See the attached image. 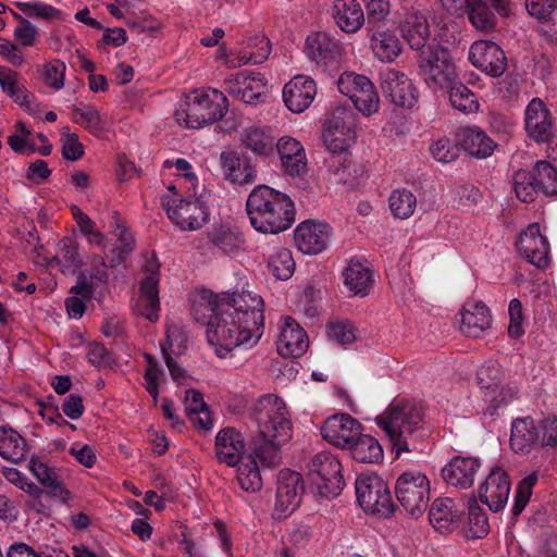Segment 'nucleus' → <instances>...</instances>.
I'll return each mask as SVG.
<instances>
[{
    "mask_svg": "<svg viewBox=\"0 0 557 557\" xmlns=\"http://www.w3.org/2000/svg\"><path fill=\"white\" fill-rule=\"evenodd\" d=\"M308 480L310 486L325 498L338 496L345 485L342 465L337 457L329 451L319 453L310 460Z\"/></svg>",
    "mask_w": 557,
    "mask_h": 557,
    "instance_id": "7",
    "label": "nucleus"
},
{
    "mask_svg": "<svg viewBox=\"0 0 557 557\" xmlns=\"http://www.w3.org/2000/svg\"><path fill=\"white\" fill-rule=\"evenodd\" d=\"M320 431L326 442L335 447L347 449L360 435L362 425L347 413H336L324 420Z\"/></svg>",
    "mask_w": 557,
    "mask_h": 557,
    "instance_id": "17",
    "label": "nucleus"
},
{
    "mask_svg": "<svg viewBox=\"0 0 557 557\" xmlns=\"http://www.w3.org/2000/svg\"><path fill=\"white\" fill-rule=\"evenodd\" d=\"M480 467L479 458L456 456L443 468L442 473L448 484L468 488L472 486Z\"/></svg>",
    "mask_w": 557,
    "mask_h": 557,
    "instance_id": "32",
    "label": "nucleus"
},
{
    "mask_svg": "<svg viewBox=\"0 0 557 557\" xmlns=\"http://www.w3.org/2000/svg\"><path fill=\"white\" fill-rule=\"evenodd\" d=\"M0 87L15 102L18 99H24L22 96L27 91L21 83L20 74L5 66H0Z\"/></svg>",
    "mask_w": 557,
    "mask_h": 557,
    "instance_id": "59",
    "label": "nucleus"
},
{
    "mask_svg": "<svg viewBox=\"0 0 557 557\" xmlns=\"http://www.w3.org/2000/svg\"><path fill=\"white\" fill-rule=\"evenodd\" d=\"M162 205L169 219L182 231L199 230L209 220V209L199 198L176 200L164 196Z\"/></svg>",
    "mask_w": 557,
    "mask_h": 557,
    "instance_id": "13",
    "label": "nucleus"
},
{
    "mask_svg": "<svg viewBox=\"0 0 557 557\" xmlns=\"http://www.w3.org/2000/svg\"><path fill=\"white\" fill-rule=\"evenodd\" d=\"M533 175L537 187L545 196L557 195V170L546 161H539Z\"/></svg>",
    "mask_w": 557,
    "mask_h": 557,
    "instance_id": "55",
    "label": "nucleus"
},
{
    "mask_svg": "<svg viewBox=\"0 0 557 557\" xmlns=\"http://www.w3.org/2000/svg\"><path fill=\"white\" fill-rule=\"evenodd\" d=\"M317 84L309 75L294 76L283 88V100L293 113L305 112L317 96Z\"/></svg>",
    "mask_w": 557,
    "mask_h": 557,
    "instance_id": "23",
    "label": "nucleus"
},
{
    "mask_svg": "<svg viewBox=\"0 0 557 557\" xmlns=\"http://www.w3.org/2000/svg\"><path fill=\"white\" fill-rule=\"evenodd\" d=\"M26 441L12 428H0V456L14 463L24 459L27 448Z\"/></svg>",
    "mask_w": 557,
    "mask_h": 557,
    "instance_id": "43",
    "label": "nucleus"
},
{
    "mask_svg": "<svg viewBox=\"0 0 557 557\" xmlns=\"http://www.w3.org/2000/svg\"><path fill=\"white\" fill-rule=\"evenodd\" d=\"M399 32L411 49L422 50L430 38V25L425 14L417 9L407 10L399 21Z\"/></svg>",
    "mask_w": 557,
    "mask_h": 557,
    "instance_id": "29",
    "label": "nucleus"
},
{
    "mask_svg": "<svg viewBox=\"0 0 557 557\" xmlns=\"http://www.w3.org/2000/svg\"><path fill=\"white\" fill-rule=\"evenodd\" d=\"M469 8V20L476 29L490 30L494 27L493 13L482 0H473Z\"/></svg>",
    "mask_w": 557,
    "mask_h": 557,
    "instance_id": "62",
    "label": "nucleus"
},
{
    "mask_svg": "<svg viewBox=\"0 0 557 557\" xmlns=\"http://www.w3.org/2000/svg\"><path fill=\"white\" fill-rule=\"evenodd\" d=\"M388 202L393 215L398 219L410 218L417 208L416 195L406 188L392 191Z\"/></svg>",
    "mask_w": 557,
    "mask_h": 557,
    "instance_id": "51",
    "label": "nucleus"
},
{
    "mask_svg": "<svg viewBox=\"0 0 557 557\" xmlns=\"http://www.w3.org/2000/svg\"><path fill=\"white\" fill-rule=\"evenodd\" d=\"M512 186L517 198L522 202L533 201L535 195L540 193L533 172L524 170L513 174Z\"/></svg>",
    "mask_w": 557,
    "mask_h": 557,
    "instance_id": "54",
    "label": "nucleus"
},
{
    "mask_svg": "<svg viewBox=\"0 0 557 557\" xmlns=\"http://www.w3.org/2000/svg\"><path fill=\"white\" fill-rule=\"evenodd\" d=\"M509 493L510 482L508 475L500 469L492 470L479 490L481 502L494 511L505 507Z\"/></svg>",
    "mask_w": 557,
    "mask_h": 557,
    "instance_id": "28",
    "label": "nucleus"
},
{
    "mask_svg": "<svg viewBox=\"0 0 557 557\" xmlns=\"http://www.w3.org/2000/svg\"><path fill=\"white\" fill-rule=\"evenodd\" d=\"M269 269L278 280H288L295 270L292 252L284 247L275 248L268 261Z\"/></svg>",
    "mask_w": 557,
    "mask_h": 557,
    "instance_id": "53",
    "label": "nucleus"
},
{
    "mask_svg": "<svg viewBox=\"0 0 557 557\" xmlns=\"http://www.w3.org/2000/svg\"><path fill=\"white\" fill-rule=\"evenodd\" d=\"M524 128L537 143H553L554 120L549 108L541 98H533L524 110Z\"/></svg>",
    "mask_w": 557,
    "mask_h": 557,
    "instance_id": "21",
    "label": "nucleus"
},
{
    "mask_svg": "<svg viewBox=\"0 0 557 557\" xmlns=\"http://www.w3.org/2000/svg\"><path fill=\"white\" fill-rule=\"evenodd\" d=\"M338 90L347 96L363 116H372L380 110V96L374 84L364 75L343 73L337 82Z\"/></svg>",
    "mask_w": 557,
    "mask_h": 557,
    "instance_id": "11",
    "label": "nucleus"
},
{
    "mask_svg": "<svg viewBox=\"0 0 557 557\" xmlns=\"http://www.w3.org/2000/svg\"><path fill=\"white\" fill-rule=\"evenodd\" d=\"M232 314L222 310L220 315L208 321L207 339L219 358H226L236 348H252L261 339L264 330L257 326L253 315Z\"/></svg>",
    "mask_w": 557,
    "mask_h": 557,
    "instance_id": "2",
    "label": "nucleus"
},
{
    "mask_svg": "<svg viewBox=\"0 0 557 557\" xmlns=\"http://www.w3.org/2000/svg\"><path fill=\"white\" fill-rule=\"evenodd\" d=\"M395 490L398 502L411 516L419 517L426 509L430 481L422 472H404L398 476Z\"/></svg>",
    "mask_w": 557,
    "mask_h": 557,
    "instance_id": "12",
    "label": "nucleus"
},
{
    "mask_svg": "<svg viewBox=\"0 0 557 557\" xmlns=\"http://www.w3.org/2000/svg\"><path fill=\"white\" fill-rule=\"evenodd\" d=\"M447 89H449V100L454 108L466 113L479 111V101L467 86L455 81Z\"/></svg>",
    "mask_w": 557,
    "mask_h": 557,
    "instance_id": "52",
    "label": "nucleus"
},
{
    "mask_svg": "<svg viewBox=\"0 0 557 557\" xmlns=\"http://www.w3.org/2000/svg\"><path fill=\"white\" fill-rule=\"evenodd\" d=\"M308 336L305 330L290 317L283 319L276 344L282 357L298 358L308 349Z\"/></svg>",
    "mask_w": 557,
    "mask_h": 557,
    "instance_id": "27",
    "label": "nucleus"
},
{
    "mask_svg": "<svg viewBox=\"0 0 557 557\" xmlns=\"http://www.w3.org/2000/svg\"><path fill=\"white\" fill-rule=\"evenodd\" d=\"M518 250L531 264L544 269L549 263V243L537 223L530 224L519 236Z\"/></svg>",
    "mask_w": 557,
    "mask_h": 557,
    "instance_id": "22",
    "label": "nucleus"
},
{
    "mask_svg": "<svg viewBox=\"0 0 557 557\" xmlns=\"http://www.w3.org/2000/svg\"><path fill=\"white\" fill-rule=\"evenodd\" d=\"M430 153L442 163H448L457 159L459 148L450 139L446 137L438 138L430 145Z\"/></svg>",
    "mask_w": 557,
    "mask_h": 557,
    "instance_id": "64",
    "label": "nucleus"
},
{
    "mask_svg": "<svg viewBox=\"0 0 557 557\" xmlns=\"http://www.w3.org/2000/svg\"><path fill=\"white\" fill-rule=\"evenodd\" d=\"M488 532V521L485 512L471 500L468 506V535L473 539H481Z\"/></svg>",
    "mask_w": 557,
    "mask_h": 557,
    "instance_id": "60",
    "label": "nucleus"
},
{
    "mask_svg": "<svg viewBox=\"0 0 557 557\" xmlns=\"http://www.w3.org/2000/svg\"><path fill=\"white\" fill-rule=\"evenodd\" d=\"M381 88L392 103L400 108H412L419 99V92L407 74L388 67L381 73Z\"/></svg>",
    "mask_w": 557,
    "mask_h": 557,
    "instance_id": "16",
    "label": "nucleus"
},
{
    "mask_svg": "<svg viewBox=\"0 0 557 557\" xmlns=\"http://www.w3.org/2000/svg\"><path fill=\"white\" fill-rule=\"evenodd\" d=\"M462 512V505L453 498L441 497L433 502L429 512V520L438 532H451L458 528Z\"/></svg>",
    "mask_w": 557,
    "mask_h": 557,
    "instance_id": "30",
    "label": "nucleus"
},
{
    "mask_svg": "<svg viewBox=\"0 0 557 557\" xmlns=\"http://www.w3.org/2000/svg\"><path fill=\"white\" fill-rule=\"evenodd\" d=\"M505 371L496 360L485 361L476 372V382L482 391L484 401L497 409L517 398L518 389L504 385Z\"/></svg>",
    "mask_w": 557,
    "mask_h": 557,
    "instance_id": "10",
    "label": "nucleus"
},
{
    "mask_svg": "<svg viewBox=\"0 0 557 557\" xmlns=\"http://www.w3.org/2000/svg\"><path fill=\"white\" fill-rule=\"evenodd\" d=\"M282 165L290 176H300L306 173L307 158L301 144L293 137L285 136L276 144Z\"/></svg>",
    "mask_w": 557,
    "mask_h": 557,
    "instance_id": "35",
    "label": "nucleus"
},
{
    "mask_svg": "<svg viewBox=\"0 0 557 557\" xmlns=\"http://www.w3.org/2000/svg\"><path fill=\"white\" fill-rule=\"evenodd\" d=\"M419 67L424 82L433 89H446L457 79L455 64L445 50L422 52Z\"/></svg>",
    "mask_w": 557,
    "mask_h": 557,
    "instance_id": "14",
    "label": "nucleus"
},
{
    "mask_svg": "<svg viewBox=\"0 0 557 557\" xmlns=\"http://www.w3.org/2000/svg\"><path fill=\"white\" fill-rule=\"evenodd\" d=\"M356 114L348 108L337 107L324 125L323 139L331 157L349 154L356 143Z\"/></svg>",
    "mask_w": 557,
    "mask_h": 557,
    "instance_id": "8",
    "label": "nucleus"
},
{
    "mask_svg": "<svg viewBox=\"0 0 557 557\" xmlns=\"http://www.w3.org/2000/svg\"><path fill=\"white\" fill-rule=\"evenodd\" d=\"M304 491L301 476L298 472L284 470L278 476L275 511L281 516L290 515L300 504Z\"/></svg>",
    "mask_w": 557,
    "mask_h": 557,
    "instance_id": "26",
    "label": "nucleus"
},
{
    "mask_svg": "<svg viewBox=\"0 0 557 557\" xmlns=\"http://www.w3.org/2000/svg\"><path fill=\"white\" fill-rule=\"evenodd\" d=\"M242 141L247 149L259 156H268L274 148L272 136L259 127L246 128L242 135Z\"/></svg>",
    "mask_w": 557,
    "mask_h": 557,
    "instance_id": "50",
    "label": "nucleus"
},
{
    "mask_svg": "<svg viewBox=\"0 0 557 557\" xmlns=\"http://www.w3.org/2000/svg\"><path fill=\"white\" fill-rule=\"evenodd\" d=\"M14 4L21 12L29 17L52 21L60 18L62 15V12L59 9L39 0L26 2L17 1Z\"/></svg>",
    "mask_w": 557,
    "mask_h": 557,
    "instance_id": "57",
    "label": "nucleus"
},
{
    "mask_svg": "<svg viewBox=\"0 0 557 557\" xmlns=\"http://www.w3.org/2000/svg\"><path fill=\"white\" fill-rule=\"evenodd\" d=\"M539 440V431L532 418L524 417L512 421L510 446L516 453H529Z\"/></svg>",
    "mask_w": 557,
    "mask_h": 557,
    "instance_id": "39",
    "label": "nucleus"
},
{
    "mask_svg": "<svg viewBox=\"0 0 557 557\" xmlns=\"http://www.w3.org/2000/svg\"><path fill=\"white\" fill-rule=\"evenodd\" d=\"M74 121L92 134H98L108 129V119L102 115L94 106L75 107L73 109Z\"/></svg>",
    "mask_w": 557,
    "mask_h": 557,
    "instance_id": "49",
    "label": "nucleus"
},
{
    "mask_svg": "<svg viewBox=\"0 0 557 557\" xmlns=\"http://www.w3.org/2000/svg\"><path fill=\"white\" fill-rule=\"evenodd\" d=\"M164 166L174 168L176 170L177 175V184L184 183L186 185V189L188 193L196 194L198 186V178L196 174L193 172L191 164L182 158H178L174 161L166 160L164 162Z\"/></svg>",
    "mask_w": 557,
    "mask_h": 557,
    "instance_id": "61",
    "label": "nucleus"
},
{
    "mask_svg": "<svg viewBox=\"0 0 557 557\" xmlns=\"http://www.w3.org/2000/svg\"><path fill=\"white\" fill-rule=\"evenodd\" d=\"M332 228L323 222L305 221L295 231L298 249L307 255H317L326 249L331 242Z\"/></svg>",
    "mask_w": 557,
    "mask_h": 557,
    "instance_id": "24",
    "label": "nucleus"
},
{
    "mask_svg": "<svg viewBox=\"0 0 557 557\" xmlns=\"http://www.w3.org/2000/svg\"><path fill=\"white\" fill-rule=\"evenodd\" d=\"M492 325L491 311L482 301L466 302L460 312V331L478 338Z\"/></svg>",
    "mask_w": 557,
    "mask_h": 557,
    "instance_id": "31",
    "label": "nucleus"
},
{
    "mask_svg": "<svg viewBox=\"0 0 557 557\" xmlns=\"http://www.w3.org/2000/svg\"><path fill=\"white\" fill-rule=\"evenodd\" d=\"M471 64L492 77L502 76L507 67L503 49L494 41L476 40L469 49Z\"/></svg>",
    "mask_w": 557,
    "mask_h": 557,
    "instance_id": "19",
    "label": "nucleus"
},
{
    "mask_svg": "<svg viewBox=\"0 0 557 557\" xmlns=\"http://www.w3.org/2000/svg\"><path fill=\"white\" fill-rule=\"evenodd\" d=\"M253 419L263 441H287L292 424L285 401L276 395L261 396L253 407Z\"/></svg>",
    "mask_w": 557,
    "mask_h": 557,
    "instance_id": "6",
    "label": "nucleus"
},
{
    "mask_svg": "<svg viewBox=\"0 0 557 557\" xmlns=\"http://www.w3.org/2000/svg\"><path fill=\"white\" fill-rule=\"evenodd\" d=\"M456 137L458 144L471 156L476 158L490 157L496 147V144L486 133L478 126L459 127Z\"/></svg>",
    "mask_w": 557,
    "mask_h": 557,
    "instance_id": "34",
    "label": "nucleus"
},
{
    "mask_svg": "<svg viewBox=\"0 0 557 557\" xmlns=\"http://www.w3.org/2000/svg\"><path fill=\"white\" fill-rule=\"evenodd\" d=\"M355 486L358 504L366 512L381 517L392 516L395 505L382 478L374 473H362L357 478Z\"/></svg>",
    "mask_w": 557,
    "mask_h": 557,
    "instance_id": "9",
    "label": "nucleus"
},
{
    "mask_svg": "<svg viewBox=\"0 0 557 557\" xmlns=\"http://www.w3.org/2000/svg\"><path fill=\"white\" fill-rule=\"evenodd\" d=\"M329 170L334 175L336 183H343L349 187H354L363 173L362 166L352 162L349 154L331 157Z\"/></svg>",
    "mask_w": 557,
    "mask_h": 557,
    "instance_id": "44",
    "label": "nucleus"
},
{
    "mask_svg": "<svg viewBox=\"0 0 557 557\" xmlns=\"http://www.w3.org/2000/svg\"><path fill=\"white\" fill-rule=\"evenodd\" d=\"M184 405L188 418L197 428L207 431L213 426L211 412L199 392L195 389L187 391Z\"/></svg>",
    "mask_w": 557,
    "mask_h": 557,
    "instance_id": "42",
    "label": "nucleus"
},
{
    "mask_svg": "<svg viewBox=\"0 0 557 557\" xmlns=\"http://www.w3.org/2000/svg\"><path fill=\"white\" fill-rule=\"evenodd\" d=\"M222 309L232 314L238 315H253L257 326L264 330V302L260 295L253 290L243 289L242 292L223 293L221 294Z\"/></svg>",
    "mask_w": 557,
    "mask_h": 557,
    "instance_id": "20",
    "label": "nucleus"
},
{
    "mask_svg": "<svg viewBox=\"0 0 557 557\" xmlns=\"http://www.w3.org/2000/svg\"><path fill=\"white\" fill-rule=\"evenodd\" d=\"M246 211L251 226L260 233L278 234L295 222L292 198L268 185H258L249 194Z\"/></svg>",
    "mask_w": 557,
    "mask_h": 557,
    "instance_id": "1",
    "label": "nucleus"
},
{
    "mask_svg": "<svg viewBox=\"0 0 557 557\" xmlns=\"http://www.w3.org/2000/svg\"><path fill=\"white\" fill-rule=\"evenodd\" d=\"M220 163L225 180L236 184L252 183L257 171L246 156L235 151H223L220 154Z\"/></svg>",
    "mask_w": 557,
    "mask_h": 557,
    "instance_id": "33",
    "label": "nucleus"
},
{
    "mask_svg": "<svg viewBox=\"0 0 557 557\" xmlns=\"http://www.w3.org/2000/svg\"><path fill=\"white\" fill-rule=\"evenodd\" d=\"M348 449L351 450L354 459L359 462L373 463L383 458V449L377 440L362 434V431Z\"/></svg>",
    "mask_w": 557,
    "mask_h": 557,
    "instance_id": "47",
    "label": "nucleus"
},
{
    "mask_svg": "<svg viewBox=\"0 0 557 557\" xmlns=\"http://www.w3.org/2000/svg\"><path fill=\"white\" fill-rule=\"evenodd\" d=\"M304 51L315 64L329 66L339 60L344 48L338 40L326 33L317 32L307 37Z\"/></svg>",
    "mask_w": 557,
    "mask_h": 557,
    "instance_id": "25",
    "label": "nucleus"
},
{
    "mask_svg": "<svg viewBox=\"0 0 557 557\" xmlns=\"http://www.w3.org/2000/svg\"><path fill=\"white\" fill-rule=\"evenodd\" d=\"M209 242L224 253H234L244 245L240 232L228 224H213L208 231Z\"/></svg>",
    "mask_w": 557,
    "mask_h": 557,
    "instance_id": "41",
    "label": "nucleus"
},
{
    "mask_svg": "<svg viewBox=\"0 0 557 557\" xmlns=\"http://www.w3.org/2000/svg\"><path fill=\"white\" fill-rule=\"evenodd\" d=\"M332 16L335 24L347 34L358 32L364 24V13L357 0H334Z\"/></svg>",
    "mask_w": 557,
    "mask_h": 557,
    "instance_id": "37",
    "label": "nucleus"
},
{
    "mask_svg": "<svg viewBox=\"0 0 557 557\" xmlns=\"http://www.w3.org/2000/svg\"><path fill=\"white\" fill-rule=\"evenodd\" d=\"M113 235L116 238L117 244L112 250L113 257L111 263L112 267H115L121 264L124 261L126 255L133 250L135 240L127 227L119 223L113 231Z\"/></svg>",
    "mask_w": 557,
    "mask_h": 557,
    "instance_id": "58",
    "label": "nucleus"
},
{
    "mask_svg": "<svg viewBox=\"0 0 557 557\" xmlns=\"http://www.w3.org/2000/svg\"><path fill=\"white\" fill-rule=\"evenodd\" d=\"M370 48L379 61L391 63L399 57L403 46L393 30L382 29L371 35Z\"/></svg>",
    "mask_w": 557,
    "mask_h": 557,
    "instance_id": "40",
    "label": "nucleus"
},
{
    "mask_svg": "<svg viewBox=\"0 0 557 557\" xmlns=\"http://www.w3.org/2000/svg\"><path fill=\"white\" fill-rule=\"evenodd\" d=\"M327 338L339 345H349L356 339V330L349 321L331 322L327 325Z\"/></svg>",
    "mask_w": 557,
    "mask_h": 557,
    "instance_id": "63",
    "label": "nucleus"
},
{
    "mask_svg": "<svg viewBox=\"0 0 557 557\" xmlns=\"http://www.w3.org/2000/svg\"><path fill=\"white\" fill-rule=\"evenodd\" d=\"M375 423L388 436L397 454L410 451L422 435L423 412L412 401L397 400L375 418Z\"/></svg>",
    "mask_w": 557,
    "mask_h": 557,
    "instance_id": "3",
    "label": "nucleus"
},
{
    "mask_svg": "<svg viewBox=\"0 0 557 557\" xmlns=\"http://www.w3.org/2000/svg\"><path fill=\"white\" fill-rule=\"evenodd\" d=\"M28 469L52 496L60 497L63 500L70 498V492L63 484L57 469L49 466L41 457L32 456L28 461Z\"/></svg>",
    "mask_w": 557,
    "mask_h": 557,
    "instance_id": "36",
    "label": "nucleus"
},
{
    "mask_svg": "<svg viewBox=\"0 0 557 557\" xmlns=\"http://www.w3.org/2000/svg\"><path fill=\"white\" fill-rule=\"evenodd\" d=\"M246 441L242 432L235 428L221 429L215 435L214 453L216 459L236 467V478L240 487L255 493L262 487V478L257 460L251 454L245 455Z\"/></svg>",
    "mask_w": 557,
    "mask_h": 557,
    "instance_id": "4",
    "label": "nucleus"
},
{
    "mask_svg": "<svg viewBox=\"0 0 557 557\" xmlns=\"http://www.w3.org/2000/svg\"><path fill=\"white\" fill-rule=\"evenodd\" d=\"M344 284L355 296L368 295L373 275L370 268L359 259H350L343 271Z\"/></svg>",
    "mask_w": 557,
    "mask_h": 557,
    "instance_id": "38",
    "label": "nucleus"
},
{
    "mask_svg": "<svg viewBox=\"0 0 557 557\" xmlns=\"http://www.w3.org/2000/svg\"><path fill=\"white\" fill-rule=\"evenodd\" d=\"M228 101L214 88L196 89L182 98L175 109V121L180 126L199 129L221 120L227 112Z\"/></svg>",
    "mask_w": 557,
    "mask_h": 557,
    "instance_id": "5",
    "label": "nucleus"
},
{
    "mask_svg": "<svg viewBox=\"0 0 557 557\" xmlns=\"http://www.w3.org/2000/svg\"><path fill=\"white\" fill-rule=\"evenodd\" d=\"M258 42L260 46L259 52H248L247 49L232 51L231 60L226 61V67L236 69L248 63L260 64L265 61L271 52L270 41L267 37H259L257 39Z\"/></svg>",
    "mask_w": 557,
    "mask_h": 557,
    "instance_id": "48",
    "label": "nucleus"
},
{
    "mask_svg": "<svg viewBox=\"0 0 557 557\" xmlns=\"http://www.w3.org/2000/svg\"><path fill=\"white\" fill-rule=\"evenodd\" d=\"M226 91L248 104H256L267 92V79L258 72L242 71L224 81Z\"/></svg>",
    "mask_w": 557,
    "mask_h": 557,
    "instance_id": "18",
    "label": "nucleus"
},
{
    "mask_svg": "<svg viewBox=\"0 0 557 557\" xmlns=\"http://www.w3.org/2000/svg\"><path fill=\"white\" fill-rule=\"evenodd\" d=\"M65 72L66 65L59 59L50 60L44 63L39 69L44 83L54 91L64 87Z\"/></svg>",
    "mask_w": 557,
    "mask_h": 557,
    "instance_id": "56",
    "label": "nucleus"
},
{
    "mask_svg": "<svg viewBox=\"0 0 557 557\" xmlns=\"http://www.w3.org/2000/svg\"><path fill=\"white\" fill-rule=\"evenodd\" d=\"M82 260L77 246L71 238H63L58 244L54 257L48 262L50 268L58 267L63 273H74Z\"/></svg>",
    "mask_w": 557,
    "mask_h": 557,
    "instance_id": "45",
    "label": "nucleus"
},
{
    "mask_svg": "<svg viewBox=\"0 0 557 557\" xmlns=\"http://www.w3.org/2000/svg\"><path fill=\"white\" fill-rule=\"evenodd\" d=\"M146 276L139 285L138 296L133 304L134 312L149 321H157L160 312L159 263L152 256L145 264Z\"/></svg>",
    "mask_w": 557,
    "mask_h": 557,
    "instance_id": "15",
    "label": "nucleus"
},
{
    "mask_svg": "<svg viewBox=\"0 0 557 557\" xmlns=\"http://www.w3.org/2000/svg\"><path fill=\"white\" fill-rule=\"evenodd\" d=\"M221 295H215L209 290L198 293L191 301V311L196 320L205 322L211 321L222 311Z\"/></svg>",
    "mask_w": 557,
    "mask_h": 557,
    "instance_id": "46",
    "label": "nucleus"
}]
</instances>
